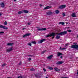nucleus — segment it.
Listing matches in <instances>:
<instances>
[{
    "mask_svg": "<svg viewBox=\"0 0 78 78\" xmlns=\"http://www.w3.org/2000/svg\"><path fill=\"white\" fill-rule=\"evenodd\" d=\"M7 24H8V23H7V22L5 21V22L4 25H7Z\"/></svg>",
    "mask_w": 78,
    "mask_h": 78,
    "instance_id": "30",
    "label": "nucleus"
},
{
    "mask_svg": "<svg viewBox=\"0 0 78 78\" xmlns=\"http://www.w3.org/2000/svg\"><path fill=\"white\" fill-rule=\"evenodd\" d=\"M66 48H62V50H64V49H65Z\"/></svg>",
    "mask_w": 78,
    "mask_h": 78,
    "instance_id": "40",
    "label": "nucleus"
},
{
    "mask_svg": "<svg viewBox=\"0 0 78 78\" xmlns=\"http://www.w3.org/2000/svg\"><path fill=\"white\" fill-rule=\"evenodd\" d=\"M47 30V29L46 28H38L37 29V31H45Z\"/></svg>",
    "mask_w": 78,
    "mask_h": 78,
    "instance_id": "4",
    "label": "nucleus"
},
{
    "mask_svg": "<svg viewBox=\"0 0 78 78\" xmlns=\"http://www.w3.org/2000/svg\"><path fill=\"white\" fill-rule=\"evenodd\" d=\"M59 12V11L58 10H57L55 11V13H56V14H58Z\"/></svg>",
    "mask_w": 78,
    "mask_h": 78,
    "instance_id": "23",
    "label": "nucleus"
},
{
    "mask_svg": "<svg viewBox=\"0 0 78 78\" xmlns=\"http://www.w3.org/2000/svg\"><path fill=\"white\" fill-rule=\"evenodd\" d=\"M14 2H16L17 1V0H14Z\"/></svg>",
    "mask_w": 78,
    "mask_h": 78,
    "instance_id": "46",
    "label": "nucleus"
},
{
    "mask_svg": "<svg viewBox=\"0 0 78 78\" xmlns=\"http://www.w3.org/2000/svg\"><path fill=\"white\" fill-rule=\"evenodd\" d=\"M13 45V44L12 43H8L7 44V45L8 46H10V45Z\"/></svg>",
    "mask_w": 78,
    "mask_h": 78,
    "instance_id": "20",
    "label": "nucleus"
},
{
    "mask_svg": "<svg viewBox=\"0 0 78 78\" xmlns=\"http://www.w3.org/2000/svg\"><path fill=\"white\" fill-rule=\"evenodd\" d=\"M48 69H49L50 70H53V68H52V67H49L48 68Z\"/></svg>",
    "mask_w": 78,
    "mask_h": 78,
    "instance_id": "24",
    "label": "nucleus"
},
{
    "mask_svg": "<svg viewBox=\"0 0 78 78\" xmlns=\"http://www.w3.org/2000/svg\"><path fill=\"white\" fill-rule=\"evenodd\" d=\"M46 78H48V77H46Z\"/></svg>",
    "mask_w": 78,
    "mask_h": 78,
    "instance_id": "53",
    "label": "nucleus"
},
{
    "mask_svg": "<svg viewBox=\"0 0 78 78\" xmlns=\"http://www.w3.org/2000/svg\"><path fill=\"white\" fill-rule=\"evenodd\" d=\"M4 33V32H0V34H3Z\"/></svg>",
    "mask_w": 78,
    "mask_h": 78,
    "instance_id": "34",
    "label": "nucleus"
},
{
    "mask_svg": "<svg viewBox=\"0 0 78 78\" xmlns=\"http://www.w3.org/2000/svg\"><path fill=\"white\" fill-rule=\"evenodd\" d=\"M57 55L58 57H59L60 56L62 55V54L60 52H58L57 53Z\"/></svg>",
    "mask_w": 78,
    "mask_h": 78,
    "instance_id": "11",
    "label": "nucleus"
},
{
    "mask_svg": "<svg viewBox=\"0 0 78 78\" xmlns=\"http://www.w3.org/2000/svg\"><path fill=\"white\" fill-rule=\"evenodd\" d=\"M35 77L36 78H40V76H39V74H35Z\"/></svg>",
    "mask_w": 78,
    "mask_h": 78,
    "instance_id": "19",
    "label": "nucleus"
},
{
    "mask_svg": "<svg viewBox=\"0 0 78 78\" xmlns=\"http://www.w3.org/2000/svg\"><path fill=\"white\" fill-rule=\"evenodd\" d=\"M60 37V36H57L56 37V39H59Z\"/></svg>",
    "mask_w": 78,
    "mask_h": 78,
    "instance_id": "22",
    "label": "nucleus"
},
{
    "mask_svg": "<svg viewBox=\"0 0 78 78\" xmlns=\"http://www.w3.org/2000/svg\"><path fill=\"white\" fill-rule=\"evenodd\" d=\"M28 60L29 61H31V58H29Z\"/></svg>",
    "mask_w": 78,
    "mask_h": 78,
    "instance_id": "37",
    "label": "nucleus"
},
{
    "mask_svg": "<svg viewBox=\"0 0 78 78\" xmlns=\"http://www.w3.org/2000/svg\"><path fill=\"white\" fill-rule=\"evenodd\" d=\"M73 44H76V43H73Z\"/></svg>",
    "mask_w": 78,
    "mask_h": 78,
    "instance_id": "50",
    "label": "nucleus"
},
{
    "mask_svg": "<svg viewBox=\"0 0 78 78\" xmlns=\"http://www.w3.org/2000/svg\"><path fill=\"white\" fill-rule=\"evenodd\" d=\"M30 34H25L23 36V37H25L30 36Z\"/></svg>",
    "mask_w": 78,
    "mask_h": 78,
    "instance_id": "9",
    "label": "nucleus"
},
{
    "mask_svg": "<svg viewBox=\"0 0 78 78\" xmlns=\"http://www.w3.org/2000/svg\"><path fill=\"white\" fill-rule=\"evenodd\" d=\"M21 64H22V61H21L19 63V65H21Z\"/></svg>",
    "mask_w": 78,
    "mask_h": 78,
    "instance_id": "33",
    "label": "nucleus"
},
{
    "mask_svg": "<svg viewBox=\"0 0 78 78\" xmlns=\"http://www.w3.org/2000/svg\"><path fill=\"white\" fill-rule=\"evenodd\" d=\"M43 70H44V72H46V69H45V68H43Z\"/></svg>",
    "mask_w": 78,
    "mask_h": 78,
    "instance_id": "35",
    "label": "nucleus"
},
{
    "mask_svg": "<svg viewBox=\"0 0 78 78\" xmlns=\"http://www.w3.org/2000/svg\"><path fill=\"white\" fill-rule=\"evenodd\" d=\"M52 14H53V12L50 11H48V12H46V14L49 16H50V15H51Z\"/></svg>",
    "mask_w": 78,
    "mask_h": 78,
    "instance_id": "7",
    "label": "nucleus"
},
{
    "mask_svg": "<svg viewBox=\"0 0 78 78\" xmlns=\"http://www.w3.org/2000/svg\"><path fill=\"white\" fill-rule=\"evenodd\" d=\"M77 74H78V70H77Z\"/></svg>",
    "mask_w": 78,
    "mask_h": 78,
    "instance_id": "51",
    "label": "nucleus"
},
{
    "mask_svg": "<svg viewBox=\"0 0 78 78\" xmlns=\"http://www.w3.org/2000/svg\"><path fill=\"white\" fill-rule=\"evenodd\" d=\"M31 71H34L35 70V69L34 68H32L31 69H30Z\"/></svg>",
    "mask_w": 78,
    "mask_h": 78,
    "instance_id": "26",
    "label": "nucleus"
},
{
    "mask_svg": "<svg viewBox=\"0 0 78 78\" xmlns=\"http://www.w3.org/2000/svg\"><path fill=\"white\" fill-rule=\"evenodd\" d=\"M51 37V35L48 34L46 36V37Z\"/></svg>",
    "mask_w": 78,
    "mask_h": 78,
    "instance_id": "25",
    "label": "nucleus"
},
{
    "mask_svg": "<svg viewBox=\"0 0 78 78\" xmlns=\"http://www.w3.org/2000/svg\"><path fill=\"white\" fill-rule=\"evenodd\" d=\"M45 51H43L42 52V54H43V53H45Z\"/></svg>",
    "mask_w": 78,
    "mask_h": 78,
    "instance_id": "38",
    "label": "nucleus"
},
{
    "mask_svg": "<svg viewBox=\"0 0 78 78\" xmlns=\"http://www.w3.org/2000/svg\"><path fill=\"white\" fill-rule=\"evenodd\" d=\"M40 6H42V5L40 4Z\"/></svg>",
    "mask_w": 78,
    "mask_h": 78,
    "instance_id": "48",
    "label": "nucleus"
},
{
    "mask_svg": "<svg viewBox=\"0 0 78 78\" xmlns=\"http://www.w3.org/2000/svg\"><path fill=\"white\" fill-rule=\"evenodd\" d=\"M66 6V5H62L59 6V8L60 9H63V8H65Z\"/></svg>",
    "mask_w": 78,
    "mask_h": 78,
    "instance_id": "6",
    "label": "nucleus"
},
{
    "mask_svg": "<svg viewBox=\"0 0 78 78\" xmlns=\"http://www.w3.org/2000/svg\"><path fill=\"white\" fill-rule=\"evenodd\" d=\"M53 38H54V37H52V38L53 39Z\"/></svg>",
    "mask_w": 78,
    "mask_h": 78,
    "instance_id": "54",
    "label": "nucleus"
},
{
    "mask_svg": "<svg viewBox=\"0 0 78 78\" xmlns=\"http://www.w3.org/2000/svg\"><path fill=\"white\" fill-rule=\"evenodd\" d=\"M64 22H59L58 23V24H59V25L61 24V25H64Z\"/></svg>",
    "mask_w": 78,
    "mask_h": 78,
    "instance_id": "17",
    "label": "nucleus"
},
{
    "mask_svg": "<svg viewBox=\"0 0 78 78\" xmlns=\"http://www.w3.org/2000/svg\"><path fill=\"white\" fill-rule=\"evenodd\" d=\"M7 78H11V77H7Z\"/></svg>",
    "mask_w": 78,
    "mask_h": 78,
    "instance_id": "47",
    "label": "nucleus"
},
{
    "mask_svg": "<svg viewBox=\"0 0 78 78\" xmlns=\"http://www.w3.org/2000/svg\"><path fill=\"white\" fill-rule=\"evenodd\" d=\"M23 12H24V13H28V11L27 10H23Z\"/></svg>",
    "mask_w": 78,
    "mask_h": 78,
    "instance_id": "21",
    "label": "nucleus"
},
{
    "mask_svg": "<svg viewBox=\"0 0 78 78\" xmlns=\"http://www.w3.org/2000/svg\"><path fill=\"white\" fill-rule=\"evenodd\" d=\"M44 41H45V39H43L38 41V43L39 44H41V43H42V42H44Z\"/></svg>",
    "mask_w": 78,
    "mask_h": 78,
    "instance_id": "5",
    "label": "nucleus"
},
{
    "mask_svg": "<svg viewBox=\"0 0 78 78\" xmlns=\"http://www.w3.org/2000/svg\"><path fill=\"white\" fill-rule=\"evenodd\" d=\"M17 78H22V76H19Z\"/></svg>",
    "mask_w": 78,
    "mask_h": 78,
    "instance_id": "32",
    "label": "nucleus"
},
{
    "mask_svg": "<svg viewBox=\"0 0 78 78\" xmlns=\"http://www.w3.org/2000/svg\"><path fill=\"white\" fill-rule=\"evenodd\" d=\"M2 16V14L1 13H0V16Z\"/></svg>",
    "mask_w": 78,
    "mask_h": 78,
    "instance_id": "49",
    "label": "nucleus"
},
{
    "mask_svg": "<svg viewBox=\"0 0 78 78\" xmlns=\"http://www.w3.org/2000/svg\"><path fill=\"white\" fill-rule=\"evenodd\" d=\"M51 6H48L47 7H46L45 8V9H49V8H51Z\"/></svg>",
    "mask_w": 78,
    "mask_h": 78,
    "instance_id": "18",
    "label": "nucleus"
},
{
    "mask_svg": "<svg viewBox=\"0 0 78 78\" xmlns=\"http://www.w3.org/2000/svg\"><path fill=\"white\" fill-rule=\"evenodd\" d=\"M52 57H53V55H51L49 56L48 57L47 59H51L52 58Z\"/></svg>",
    "mask_w": 78,
    "mask_h": 78,
    "instance_id": "13",
    "label": "nucleus"
},
{
    "mask_svg": "<svg viewBox=\"0 0 78 78\" xmlns=\"http://www.w3.org/2000/svg\"><path fill=\"white\" fill-rule=\"evenodd\" d=\"M32 44H36V42L34 41H33L32 42Z\"/></svg>",
    "mask_w": 78,
    "mask_h": 78,
    "instance_id": "28",
    "label": "nucleus"
},
{
    "mask_svg": "<svg viewBox=\"0 0 78 78\" xmlns=\"http://www.w3.org/2000/svg\"><path fill=\"white\" fill-rule=\"evenodd\" d=\"M77 37H78V35H77Z\"/></svg>",
    "mask_w": 78,
    "mask_h": 78,
    "instance_id": "55",
    "label": "nucleus"
},
{
    "mask_svg": "<svg viewBox=\"0 0 78 78\" xmlns=\"http://www.w3.org/2000/svg\"><path fill=\"white\" fill-rule=\"evenodd\" d=\"M68 31H69V32H71V31H71V30H69Z\"/></svg>",
    "mask_w": 78,
    "mask_h": 78,
    "instance_id": "43",
    "label": "nucleus"
},
{
    "mask_svg": "<svg viewBox=\"0 0 78 78\" xmlns=\"http://www.w3.org/2000/svg\"><path fill=\"white\" fill-rule=\"evenodd\" d=\"M71 48H75V49H78V45L77 44H74L71 46Z\"/></svg>",
    "mask_w": 78,
    "mask_h": 78,
    "instance_id": "2",
    "label": "nucleus"
},
{
    "mask_svg": "<svg viewBox=\"0 0 78 78\" xmlns=\"http://www.w3.org/2000/svg\"><path fill=\"white\" fill-rule=\"evenodd\" d=\"M22 13H23V12L22 11H19L18 12V13L19 14H22Z\"/></svg>",
    "mask_w": 78,
    "mask_h": 78,
    "instance_id": "27",
    "label": "nucleus"
},
{
    "mask_svg": "<svg viewBox=\"0 0 78 78\" xmlns=\"http://www.w3.org/2000/svg\"><path fill=\"white\" fill-rule=\"evenodd\" d=\"M5 66H6V63H4L2 65V67H5Z\"/></svg>",
    "mask_w": 78,
    "mask_h": 78,
    "instance_id": "31",
    "label": "nucleus"
},
{
    "mask_svg": "<svg viewBox=\"0 0 78 78\" xmlns=\"http://www.w3.org/2000/svg\"><path fill=\"white\" fill-rule=\"evenodd\" d=\"M51 36H55V35H56V33H52V34H51Z\"/></svg>",
    "mask_w": 78,
    "mask_h": 78,
    "instance_id": "15",
    "label": "nucleus"
},
{
    "mask_svg": "<svg viewBox=\"0 0 78 78\" xmlns=\"http://www.w3.org/2000/svg\"><path fill=\"white\" fill-rule=\"evenodd\" d=\"M37 28H39V27H37Z\"/></svg>",
    "mask_w": 78,
    "mask_h": 78,
    "instance_id": "56",
    "label": "nucleus"
},
{
    "mask_svg": "<svg viewBox=\"0 0 78 78\" xmlns=\"http://www.w3.org/2000/svg\"><path fill=\"white\" fill-rule=\"evenodd\" d=\"M0 28H3L4 30H8V28L1 25H0Z\"/></svg>",
    "mask_w": 78,
    "mask_h": 78,
    "instance_id": "3",
    "label": "nucleus"
},
{
    "mask_svg": "<svg viewBox=\"0 0 78 78\" xmlns=\"http://www.w3.org/2000/svg\"><path fill=\"white\" fill-rule=\"evenodd\" d=\"M54 70H55V71H60V69L57 68H55Z\"/></svg>",
    "mask_w": 78,
    "mask_h": 78,
    "instance_id": "16",
    "label": "nucleus"
},
{
    "mask_svg": "<svg viewBox=\"0 0 78 78\" xmlns=\"http://www.w3.org/2000/svg\"><path fill=\"white\" fill-rule=\"evenodd\" d=\"M63 16L64 17V16H66V14H65V13H63Z\"/></svg>",
    "mask_w": 78,
    "mask_h": 78,
    "instance_id": "36",
    "label": "nucleus"
},
{
    "mask_svg": "<svg viewBox=\"0 0 78 78\" xmlns=\"http://www.w3.org/2000/svg\"><path fill=\"white\" fill-rule=\"evenodd\" d=\"M65 45L66 46H67V45H68V44H65Z\"/></svg>",
    "mask_w": 78,
    "mask_h": 78,
    "instance_id": "44",
    "label": "nucleus"
},
{
    "mask_svg": "<svg viewBox=\"0 0 78 78\" xmlns=\"http://www.w3.org/2000/svg\"><path fill=\"white\" fill-rule=\"evenodd\" d=\"M25 29H26V28H23V30H25Z\"/></svg>",
    "mask_w": 78,
    "mask_h": 78,
    "instance_id": "45",
    "label": "nucleus"
},
{
    "mask_svg": "<svg viewBox=\"0 0 78 78\" xmlns=\"http://www.w3.org/2000/svg\"><path fill=\"white\" fill-rule=\"evenodd\" d=\"M0 5L2 8H4L5 6V4L3 2H2L1 3H0Z\"/></svg>",
    "mask_w": 78,
    "mask_h": 78,
    "instance_id": "10",
    "label": "nucleus"
},
{
    "mask_svg": "<svg viewBox=\"0 0 78 78\" xmlns=\"http://www.w3.org/2000/svg\"><path fill=\"white\" fill-rule=\"evenodd\" d=\"M27 45H28L29 46H31V43H28Z\"/></svg>",
    "mask_w": 78,
    "mask_h": 78,
    "instance_id": "29",
    "label": "nucleus"
},
{
    "mask_svg": "<svg viewBox=\"0 0 78 78\" xmlns=\"http://www.w3.org/2000/svg\"><path fill=\"white\" fill-rule=\"evenodd\" d=\"M29 56H31V55H29Z\"/></svg>",
    "mask_w": 78,
    "mask_h": 78,
    "instance_id": "52",
    "label": "nucleus"
},
{
    "mask_svg": "<svg viewBox=\"0 0 78 78\" xmlns=\"http://www.w3.org/2000/svg\"><path fill=\"white\" fill-rule=\"evenodd\" d=\"M12 48H10L8 49H7L6 50V51L7 52H9L11 51H12Z\"/></svg>",
    "mask_w": 78,
    "mask_h": 78,
    "instance_id": "14",
    "label": "nucleus"
},
{
    "mask_svg": "<svg viewBox=\"0 0 78 78\" xmlns=\"http://www.w3.org/2000/svg\"><path fill=\"white\" fill-rule=\"evenodd\" d=\"M64 63V62L62 61H58L56 63V65H60V64H62V63Z\"/></svg>",
    "mask_w": 78,
    "mask_h": 78,
    "instance_id": "8",
    "label": "nucleus"
},
{
    "mask_svg": "<svg viewBox=\"0 0 78 78\" xmlns=\"http://www.w3.org/2000/svg\"><path fill=\"white\" fill-rule=\"evenodd\" d=\"M67 33V31H64L58 33L57 35L58 36H62V35H64V34H66Z\"/></svg>",
    "mask_w": 78,
    "mask_h": 78,
    "instance_id": "1",
    "label": "nucleus"
},
{
    "mask_svg": "<svg viewBox=\"0 0 78 78\" xmlns=\"http://www.w3.org/2000/svg\"><path fill=\"white\" fill-rule=\"evenodd\" d=\"M59 49H60V50H62V48H61V47H60Z\"/></svg>",
    "mask_w": 78,
    "mask_h": 78,
    "instance_id": "41",
    "label": "nucleus"
},
{
    "mask_svg": "<svg viewBox=\"0 0 78 78\" xmlns=\"http://www.w3.org/2000/svg\"><path fill=\"white\" fill-rule=\"evenodd\" d=\"M62 58H63L62 56H60V58H61V59Z\"/></svg>",
    "mask_w": 78,
    "mask_h": 78,
    "instance_id": "42",
    "label": "nucleus"
},
{
    "mask_svg": "<svg viewBox=\"0 0 78 78\" xmlns=\"http://www.w3.org/2000/svg\"><path fill=\"white\" fill-rule=\"evenodd\" d=\"M76 13L74 12L73 13L72 15H71L73 17H76Z\"/></svg>",
    "mask_w": 78,
    "mask_h": 78,
    "instance_id": "12",
    "label": "nucleus"
},
{
    "mask_svg": "<svg viewBox=\"0 0 78 78\" xmlns=\"http://www.w3.org/2000/svg\"><path fill=\"white\" fill-rule=\"evenodd\" d=\"M30 24H31V23H28V25H30Z\"/></svg>",
    "mask_w": 78,
    "mask_h": 78,
    "instance_id": "39",
    "label": "nucleus"
}]
</instances>
